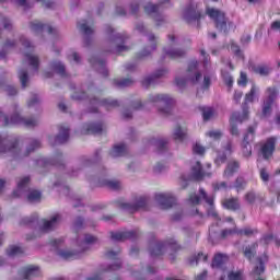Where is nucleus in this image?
Instances as JSON below:
<instances>
[{"mask_svg": "<svg viewBox=\"0 0 280 280\" xmlns=\"http://www.w3.org/2000/svg\"><path fill=\"white\" fill-rule=\"evenodd\" d=\"M101 185L103 187H108V189H113L114 191L121 189V182L115 179H103Z\"/></svg>", "mask_w": 280, "mask_h": 280, "instance_id": "nucleus-43", "label": "nucleus"}, {"mask_svg": "<svg viewBox=\"0 0 280 280\" xmlns=\"http://www.w3.org/2000/svg\"><path fill=\"white\" fill-rule=\"evenodd\" d=\"M187 137V130H185L180 126H176L173 130V139L174 141L183 142Z\"/></svg>", "mask_w": 280, "mask_h": 280, "instance_id": "nucleus-41", "label": "nucleus"}, {"mask_svg": "<svg viewBox=\"0 0 280 280\" xmlns=\"http://www.w3.org/2000/svg\"><path fill=\"white\" fill-rule=\"evenodd\" d=\"M69 141V127L60 126L59 127V135L54 139H49V143L51 145H60L62 143H67Z\"/></svg>", "mask_w": 280, "mask_h": 280, "instance_id": "nucleus-24", "label": "nucleus"}, {"mask_svg": "<svg viewBox=\"0 0 280 280\" xmlns=\"http://www.w3.org/2000/svg\"><path fill=\"white\" fill-rule=\"evenodd\" d=\"M167 73H170V71L165 68L156 70L153 74L145 77L142 80V86L148 89L149 86H151V84H154L156 82V80H161V78H165V75H167Z\"/></svg>", "mask_w": 280, "mask_h": 280, "instance_id": "nucleus-18", "label": "nucleus"}, {"mask_svg": "<svg viewBox=\"0 0 280 280\" xmlns=\"http://www.w3.org/2000/svg\"><path fill=\"white\" fill-rule=\"evenodd\" d=\"M151 145H155L158 152L162 154V152L167 151V139L164 138H152L150 140Z\"/></svg>", "mask_w": 280, "mask_h": 280, "instance_id": "nucleus-35", "label": "nucleus"}, {"mask_svg": "<svg viewBox=\"0 0 280 280\" xmlns=\"http://www.w3.org/2000/svg\"><path fill=\"white\" fill-rule=\"evenodd\" d=\"M257 261H258V265L254 267V270L252 272L254 277H259L264 275V272L266 271V267L264 266V264L268 261V256L264 255L262 257L258 258Z\"/></svg>", "mask_w": 280, "mask_h": 280, "instance_id": "nucleus-34", "label": "nucleus"}, {"mask_svg": "<svg viewBox=\"0 0 280 280\" xmlns=\"http://www.w3.org/2000/svg\"><path fill=\"white\" fill-rule=\"evenodd\" d=\"M19 79H20L22 89H27V83L30 82V75L27 74V70L21 69L19 71Z\"/></svg>", "mask_w": 280, "mask_h": 280, "instance_id": "nucleus-49", "label": "nucleus"}, {"mask_svg": "<svg viewBox=\"0 0 280 280\" xmlns=\"http://www.w3.org/2000/svg\"><path fill=\"white\" fill-rule=\"evenodd\" d=\"M136 30L140 34L147 36L149 43V45L137 55V59L142 60V58H148V56H150L152 51H156V45H159V36L154 35L153 33H148L145 26H143V23L136 24Z\"/></svg>", "mask_w": 280, "mask_h": 280, "instance_id": "nucleus-6", "label": "nucleus"}, {"mask_svg": "<svg viewBox=\"0 0 280 280\" xmlns=\"http://www.w3.org/2000/svg\"><path fill=\"white\" fill-rule=\"evenodd\" d=\"M102 130H104L102 124H91L84 127L82 135H100Z\"/></svg>", "mask_w": 280, "mask_h": 280, "instance_id": "nucleus-39", "label": "nucleus"}, {"mask_svg": "<svg viewBox=\"0 0 280 280\" xmlns=\"http://www.w3.org/2000/svg\"><path fill=\"white\" fill-rule=\"evenodd\" d=\"M229 261V257L222 255V254H217L212 260V268H222L225 262Z\"/></svg>", "mask_w": 280, "mask_h": 280, "instance_id": "nucleus-45", "label": "nucleus"}, {"mask_svg": "<svg viewBox=\"0 0 280 280\" xmlns=\"http://www.w3.org/2000/svg\"><path fill=\"white\" fill-rule=\"evenodd\" d=\"M115 86L118 89H126L127 86H132L135 84V80L132 79H116L114 80Z\"/></svg>", "mask_w": 280, "mask_h": 280, "instance_id": "nucleus-47", "label": "nucleus"}, {"mask_svg": "<svg viewBox=\"0 0 280 280\" xmlns=\"http://www.w3.org/2000/svg\"><path fill=\"white\" fill-rule=\"evenodd\" d=\"M78 28L85 36V45H90L89 38L95 34V28L93 27V23L89 22V20H81L78 22Z\"/></svg>", "mask_w": 280, "mask_h": 280, "instance_id": "nucleus-19", "label": "nucleus"}, {"mask_svg": "<svg viewBox=\"0 0 280 280\" xmlns=\"http://www.w3.org/2000/svg\"><path fill=\"white\" fill-rule=\"evenodd\" d=\"M237 235H245V237H250L255 234L258 233L257 229H250V228H245L243 230L236 231Z\"/></svg>", "mask_w": 280, "mask_h": 280, "instance_id": "nucleus-54", "label": "nucleus"}, {"mask_svg": "<svg viewBox=\"0 0 280 280\" xmlns=\"http://www.w3.org/2000/svg\"><path fill=\"white\" fill-rule=\"evenodd\" d=\"M31 31L35 34H42V32H48V34H56V28L49 26L48 24H43L38 20H34L30 23Z\"/></svg>", "mask_w": 280, "mask_h": 280, "instance_id": "nucleus-23", "label": "nucleus"}, {"mask_svg": "<svg viewBox=\"0 0 280 280\" xmlns=\"http://www.w3.org/2000/svg\"><path fill=\"white\" fill-rule=\"evenodd\" d=\"M224 150H225L226 153L219 152L215 160H214V163L218 166L222 165L223 163H226V155L231 154V150H233V142L228 141L226 145L224 147Z\"/></svg>", "mask_w": 280, "mask_h": 280, "instance_id": "nucleus-31", "label": "nucleus"}, {"mask_svg": "<svg viewBox=\"0 0 280 280\" xmlns=\"http://www.w3.org/2000/svg\"><path fill=\"white\" fill-rule=\"evenodd\" d=\"M237 172H240V162L236 160H230L226 164L223 176L224 178H232V176L237 174Z\"/></svg>", "mask_w": 280, "mask_h": 280, "instance_id": "nucleus-30", "label": "nucleus"}, {"mask_svg": "<svg viewBox=\"0 0 280 280\" xmlns=\"http://www.w3.org/2000/svg\"><path fill=\"white\" fill-rule=\"evenodd\" d=\"M167 1H170V0H160L159 4L148 2L143 7L144 12H147V14H149L150 16H152V19H154L158 26L161 25L162 23H165V16H163V14H161V12L159 11V8H161V5H163V3H167Z\"/></svg>", "mask_w": 280, "mask_h": 280, "instance_id": "nucleus-11", "label": "nucleus"}, {"mask_svg": "<svg viewBox=\"0 0 280 280\" xmlns=\"http://www.w3.org/2000/svg\"><path fill=\"white\" fill-rule=\"evenodd\" d=\"M191 176L195 180H202L205 176H211V174L202 168V164H200V162H196L191 167Z\"/></svg>", "mask_w": 280, "mask_h": 280, "instance_id": "nucleus-28", "label": "nucleus"}, {"mask_svg": "<svg viewBox=\"0 0 280 280\" xmlns=\"http://www.w3.org/2000/svg\"><path fill=\"white\" fill-rule=\"evenodd\" d=\"M20 43L24 47V49H27L28 51H32L34 49V46L30 42V39L25 38V36L20 37Z\"/></svg>", "mask_w": 280, "mask_h": 280, "instance_id": "nucleus-62", "label": "nucleus"}, {"mask_svg": "<svg viewBox=\"0 0 280 280\" xmlns=\"http://www.w3.org/2000/svg\"><path fill=\"white\" fill-rule=\"evenodd\" d=\"M155 200L162 209H172L176 205V198L172 194H156Z\"/></svg>", "mask_w": 280, "mask_h": 280, "instance_id": "nucleus-17", "label": "nucleus"}, {"mask_svg": "<svg viewBox=\"0 0 280 280\" xmlns=\"http://www.w3.org/2000/svg\"><path fill=\"white\" fill-rule=\"evenodd\" d=\"M97 242V237L91 235V234H85L84 240H78V244L80 247V253H84V250L89 249V244H95Z\"/></svg>", "mask_w": 280, "mask_h": 280, "instance_id": "nucleus-32", "label": "nucleus"}, {"mask_svg": "<svg viewBox=\"0 0 280 280\" xmlns=\"http://www.w3.org/2000/svg\"><path fill=\"white\" fill-rule=\"evenodd\" d=\"M200 200H205V202L210 206V209L208 210V217L218 220V212H215V209H213V197H209L207 191H205L202 188L199 190V196L197 194H191L189 196L190 205H200Z\"/></svg>", "mask_w": 280, "mask_h": 280, "instance_id": "nucleus-9", "label": "nucleus"}, {"mask_svg": "<svg viewBox=\"0 0 280 280\" xmlns=\"http://www.w3.org/2000/svg\"><path fill=\"white\" fill-rule=\"evenodd\" d=\"M38 165H44V167H49V165H65L62 162V153H57L54 160H38Z\"/></svg>", "mask_w": 280, "mask_h": 280, "instance_id": "nucleus-33", "label": "nucleus"}, {"mask_svg": "<svg viewBox=\"0 0 280 280\" xmlns=\"http://www.w3.org/2000/svg\"><path fill=\"white\" fill-rule=\"evenodd\" d=\"M234 187L237 191H242L246 187V179L244 177H237L234 183Z\"/></svg>", "mask_w": 280, "mask_h": 280, "instance_id": "nucleus-55", "label": "nucleus"}, {"mask_svg": "<svg viewBox=\"0 0 280 280\" xmlns=\"http://www.w3.org/2000/svg\"><path fill=\"white\" fill-rule=\"evenodd\" d=\"M110 237L114 242H126V240H137V237H139V232H110Z\"/></svg>", "mask_w": 280, "mask_h": 280, "instance_id": "nucleus-22", "label": "nucleus"}, {"mask_svg": "<svg viewBox=\"0 0 280 280\" xmlns=\"http://www.w3.org/2000/svg\"><path fill=\"white\" fill-rule=\"evenodd\" d=\"M89 91L90 93H94L90 96V104L92 105L97 104V106H104V108H106L107 110H113V108H118L119 101L115 98H103L100 101V97H97V95H100V92L93 91V90H89Z\"/></svg>", "mask_w": 280, "mask_h": 280, "instance_id": "nucleus-12", "label": "nucleus"}, {"mask_svg": "<svg viewBox=\"0 0 280 280\" xmlns=\"http://www.w3.org/2000/svg\"><path fill=\"white\" fill-rule=\"evenodd\" d=\"M183 19L186 23H194V21H200L202 14L198 10V5L190 4L183 12Z\"/></svg>", "mask_w": 280, "mask_h": 280, "instance_id": "nucleus-16", "label": "nucleus"}, {"mask_svg": "<svg viewBox=\"0 0 280 280\" xmlns=\"http://www.w3.org/2000/svg\"><path fill=\"white\" fill-rule=\"evenodd\" d=\"M259 244L258 243H252L250 245L245 246L243 249V255L248 259L249 261L257 255V248Z\"/></svg>", "mask_w": 280, "mask_h": 280, "instance_id": "nucleus-38", "label": "nucleus"}, {"mask_svg": "<svg viewBox=\"0 0 280 280\" xmlns=\"http://www.w3.org/2000/svg\"><path fill=\"white\" fill-rule=\"evenodd\" d=\"M255 127L249 126L241 143L243 156H245L246 159H248V156L253 154V145L250 143L255 141Z\"/></svg>", "mask_w": 280, "mask_h": 280, "instance_id": "nucleus-13", "label": "nucleus"}, {"mask_svg": "<svg viewBox=\"0 0 280 280\" xmlns=\"http://www.w3.org/2000/svg\"><path fill=\"white\" fill-rule=\"evenodd\" d=\"M198 261H207V256L205 254H198L188 259L189 266H198Z\"/></svg>", "mask_w": 280, "mask_h": 280, "instance_id": "nucleus-53", "label": "nucleus"}, {"mask_svg": "<svg viewBox=\"0 0 280 280\" xmlns=\"http://www.w3.org/2000/svg\"><path fill=\"white\" fill-rule=\"evenodd\" d=\"M164 52L166 56H168V58H172L173 60L183 58L185 57V54H187V51H185L184 49H178V48H172L168 50L167 48H164Z\"/></svg>", "mask_w": 280, "mask_h": 280, "instance_id": "nucleus-40", "label": "nucleus"}, {"mask_svg": "<svg viewBox=\"0 0 280 280\" xmlns=\"http://www.w3.org/2000/svg\"><path fill=\"white\" fill-rule=\"evenodd\" d=\"M42 194L38 190H30L27 195L28 202H40Z\"/></svg>", "mask_w": 280, "mask_h": 280, "instance_id": "nucleus-51", "label": "nucleus"}, {"mask_svg": "<svg viewBox=\"0 0 280 280\" xmlns=\"http://www.w3.org/2000/svg\"><path fill=\"white\" fill-rule=\"evenodd\" d=\"M277 145V137L268 138L261 145V154L264 159H270L275 152Z\"/></svg>", "mask_w": 280, "mask_h": 280, "instance_id": "nucleus-20", "label": "nucleus"}, {"mask_svg": "<svg viewBox=\"0 0 280 280\" xmlns=\"http://www.w3.org/2000/svg\"><path fill=\"white\" fill-rule=\"evenodd\" d=\"M90 63L94 69H97L98 72L104 75V78H108V70L106 69V62L103 59H100V57H92L90 58Z\"/></svg>", "mask_w": 280, "mask_h": 280, "instance_id": "nucleus-29", "label": "nucleus"}, {"mask_svg": "<svg viewBox=\"0 0 280 280\" xmlns=\"http://www.w3.org/2000/svg\"><path fill=\"white\" fill-rule=\"evenodd\" d=\"M265 95L262 102V117H270V115H272V105L277 102V97H279V89H277V86L267 88Z\"/></svg>", "mask_w": 280, "mask_h": 280, "instance_id": "nucleus-8", "label": "nucleus"}, {"mask_svg": "<svg viewBox=\"0 0 280 280\" xmlns=\"http://www.w3.org/2000/svg\"><path fill=\"white\" fill-rule=\"evenodd\" d=\"M222 206L229 211H240L242 209V203L240 202V198L237 197H230L223 199Z\"/></svg>", "mask_w": 280, "mask_h": 280, "instance_id": "nucleus-27", "label": "nucleus"}, {"mask_svg": "<svg viewBox=\"0 0 280 280\" xmlns=\"http://www.w3.org/2000/svg\"><path fill=\"white\" fill-rule=\"evenodd\" d=\"M198 60L192 59L188 63V68L186 71V77L180 78L177 77L175 78V83L179 89H183L187 82H190V84L199 85L201 89H209L211 86V77L209 75H203L202 77V71L198 68Z\"/></svg>", "mask_w": 280, "mask_h": 280, "instance_id": "nucleus-2", "label": "nucleus"}, {"mask_svg": "<svg viewBox=\"0 0 280 280\" xmlns=\"http://www.w3.org/2000/svg\"><path fill=\"white\" fill-rule=\"evenodd\" d=\"M57 255L61 257V259H66L67 261L71 259H78V253L69 249H59Z\"/></svg>", "mask_w": 280, "mask_h": 280, "instance_id": "nucleus-44", "label": "nucleus"}, {"mask_svg": "<svg viewBox=\"0 0 280 280\" xmlns=\"http://www.w3.org/2000/svg\"><path fill=\"white\" fill-rule=\"evenodd\" d=\"M2 126H25L26 128H35L39 124L38 118H23L19 114V105H13V115L11 118H8V116H2Z\"/></svg>", "mask_w": 280, "mask_h": 280, "instance_id": "nucleus-5", "label": "nucleus"}, {"mask_svg": "<svg viewBox=\"0 0 280 280\" xmlns=\"http://www.w3.org/2000/svg\"><path fill=\"white\" fill-rule=\"evenodd\" d=\"M119 209L128 211V213H136L139 209H145L148 207V197H138L135 202H118Z\"/></svg>", "mask_w": 280, "mask_h": 280, "instance_id": "nucleus-15", "label": "nucleus"}, {"mask_svg": "<svg viewBox=\"0 0 280 280\" xmlns=\"http://www.w3.org/2000/svg\"><path fill=\"white\" fill-rule=\"evenodd\" d=\"M23 253H25V250L20 246H11L7 249V255L9 257H16L19 255H23Z\"/></svg>", "mask_w": 280, "mask_h": 280, "instance_id": "nucleus-50", "label": "nucleus"}, {"mask_svg": "<svg viewBox=\"0 0 280 280\" xmlns=\"http://www.w3.org/2000/svg\"><path fill=\"white\" fill-rule=\"evenodd\" d=\"M228 279L229 280H242L243 279L242 271H231L228 275Z\"/></svg>", "mask_w": 280, "mask_h": 280, "instance_id": "nucleus-64", "label": "nucleus"}, {"mask_svg": "<svg viewBox=\"0 0 280 280\" xmlns=\"http://www.w3.org/2000/svg\"><path fill=\"white\" fill-rule=\"evenodd\" d=\"M229 185L226 184V182H214L212 183V189L214 191H222V189H228Z\"/></svg>", "mask_w": 280, "mask_h": 280, "instance_id": "nucleus-61", "label": "nucleus"}, {"mask_svg": "<svg viewBox=\"0 0 280 280\" xmlns=\"http://www.w3.org/2000/svg\"><path fill=\"white\" fill-rule=\"evenodd\" d=\"M40 275V270H38V267L28 266L24 267L20 271V279L21 280H32L34 277H38Z\"/></svg>", "mask_w": 280, "mask_h": 280, "instance_id": "nucleus-26", "label": "nucleus"}, {"mask_svg": "<svg viewBox=\"0 0 280 280\" xmlns=\"http://www.w3.org/2000/svg\"><path fill=\"white\" fill-rule=\"evenodd\" d=\"M150 104L151 106H164L159 107V113H161V115H170V113H172V106H174L175 101L168 94H150L144 103L141 101H136L132 104V108H135V110H143L148 108Z\"/></svg>", "mask_w": 280, "mask_h": 280, "instance_id": "nucleus-3", "label": "nucleus"}, {"mask_svg": "<svg viewBox=\"0 0 280 280\" xmlns=\"http://www.w3.org/2000/svg\"><path fill=\"white\" fill-rule=\"evenodd\" d=\"M257 86L253 85L250 91L245 95V104L243 108H246L248 112V107H246V104L250 103L253 104L255 102V95H257Z\"/></svg>", "mask_w": 280, "mask_h": 280, "instance_id": "nucleus-46", "label": "nucleus"}, {"mask_svg": "<svg viewBox=\"0 0 280 280\" xmlns=\"http://www.w3.org/2000/svg\"><path fill=\"white\" fill-rule=\"evenodd\" d=\"M106 32L109 35V51L110 54H124V51H128L130 49L128 46H126V40H128V36L121 34V33H115V30L110 26H106Z\"/></svg>", "mask_w": 280, "mask_h": 280, "instance_id": "nucleus-4", "label": "nucleus"}, {"mask_svg": "<svg viewBox=\"0 0 280 280\" xmlns=\"http://www.w3.org/2000/svg\"><path fill=\"white\" fill-rule=\"evenodd\" d=\"M40 148V141L38 140H31L26 151L21 153V145L19 144V138L16 137H7L3 138L0 136V156L3 154H10L15 159H25V156H30L31 152L34 150H38Z\"/></svg>", "mask_w": 280, "mask_h": 280, "instance_id": "nucleus-1", "label": "nucleus"}, {"mask_svg": "<svg viewBox=\"0 0 280 280\" xmlns=\"http://www.w3.org/2000/svg\"><path fill=\"white\" fill-rule=\"evenodd\" d=\"M0 90L4 91V93H7L8 95H16L19 93V91H16V88L3 81H0Z\"/></svg>", "mask_w": 280, "mask_h": 280, "instance_id": "nucleus-48", "label": "nucleus"}, {"mask_svg": "<svg viewBox=\"0 0 280 280\" xmlns=\"http://www.w3.org/2000/svg\"><path fill=\"white\" fill-rule=\"evenodd\" d=\"M110 156L114 159L117 156H126L128 154V147L125 143H119L114 145L113 150L109 152Z\"/></svg>", "mask_w": 280, "mask_h": 280, "instance_id": "nucleus-36", "label": "nucleus"}, {"mask_svg": "<svg viewBox=\"0 0 280 280\" xmlns=\"http://www.w3.org/2000/svg\"><path fill=\"white\" fill-rule=\"evenodd\" d=\"M207 14L214 21L215 28L219 30L223 34H229L231 27H233V22H230L224 15V12L209 8L207 9Z\"/></svg>", "mask_w": 280, "mask_h": 280, "instance_id": "nucleus-7", "label": "nucleus"}, {"mask_svg": "<svg viewBox=\"0 0 280 280\" xmlns=\"http://www.w3.org/2000/svg\"><path fill=\"white\" fill-rule=\"evenodd\" d=\"M244 198H245L246 202H248V205H255L258 197H257V194H255V191L250 190V191L246 192Z\"/></svg>", "mask_w": 280, "mask_h": 280, "instance_id": "nucleus-57", "label": "nucleus"}, {"mask_svg": "<svg viewBox=\"0 0 280 280\" xmlns=\"http://www.w3.org/2000/svg\"><path fill=\"white\" fill-rule=\"evenodd\" d=\"M16 43L14 40H7L2 50L0 51V60H3L5 58V54H8L5 50L9 49V47H14Z\"/></svg>", "mask_w": 280, "mask_h": 280, "instance_id": "nucleus-58", "label": "nucleus"}, {"mask_svg": "<svg viewBox=\"0 0 280 280\" xmlns=\"http://www.w3.org/2000/svg\"><path fill=\"white\" fill-rule=\"evenodd\" d=\"M166 249L178 250V244L174 240L166 243H153L150 245L151 257H161Z\"/></svg>", "mask_w": 280, "mask_h": 280, "instance_id": "nucleus-10", "label": "nucleus"}, {"mask_svg": "<svg viewBox=\"0 0 280 280\" xmlns=\"http://www.w3.org/2000/svg\"><path fill=\"white\" fill-rule=\"evenodd\" d=\"M248 119V109L246 107L243 108V113L235 112L232 114L230 118V132L234 137H240V130L237 129V124H242Z\"/></svg>", "mask_w": 280, "mask_h": 280, "instance_id": "nucleus-14", "label": "nucleus"}, {"mask_svg": "<svg viewBox=\"0 0 280 280\" xmlns=\"http://www.w3.org/2000/svg\"><path fill=\"white\" fill-rule=\"evenodd\" d=\"M255 71L259 75H268L270 73V69L268 68V66H258L255 68Z\"/></svg>", "mask_w": 280, "mask_h": 280, "instance_id": "nucleus-63", "label": "nucleus"}, {"mask_svg": "<svg viewBox=\"0 0 280 280\" xmlns=\"http://www.w3.org/2000/svg\"><path fill=\"white\" fill-rule=\"evenodd\" d=\"M72 229L78 233V231H82L84 229V219L82 217H77L73 220Z\"/></svg>", "mask_w": 280, "mask_h": 280, "instance_id": "nucleus-52", "label": "nucleus"}, {"mask_svg": "<svg viewBox=\"0 0 280 280\" xmlns=\"http://www.w3.org/2000/svg\"><path fill=\"white\" fill-rule=\"evenodd\" d=\"M222 78H223L224 84H226V86H229V89H232L233 88V77L231 75V73L222 72Z\"/></svg>", "mask_w": 280, "mask_h": 280, "instance_id": "nucleus-60", "label": "nucleus"}, {"mask_svg": "<svg viewBox=\"0 0 280 280\" xmlns=\"http://www.w3.org/2000/svg\"><path fill=\"white\" fill-rule=\"evenodd\" d=\"M261 242H264V244H272V242H275L276 246H279L280 244V241L276 238L272 234L265 235Z\"/></svg>", "mask_w": 280, "mask_h": 280, "instance_id": "nucleus-59", "label": "nucleus"}, {"mask_svg": "<svg viewBox=\"0 0 280 280\" xmlns=\"http://www.w3.org/2000/svg\"><path fill=\"white\" fill-rule=\"evenodd\" d=\"M50 68L52 69V71H55V73H58V75H61V78H66L67 71L65 68V63L60 61H52L50 63Z\"/></svg>", "mask_w": 280, "mask_h": 280, "instance_id": "nucleus-42", "label": "nucleus"}, {"mask_svg": "<svg viewBox=\"0 0 280 280\" xmlns=\"http://www.w3.org/2000/svg\"><path fill=\"white\" fill-rule=\"evenodd\" d=\"M62 220V217L60 214H54L50 217V219H44L42 231L44 233H49V231H54L60 224V221Z\"/></svg>", "mask_w": 280, "mask_h": 280, "instance_id": "nucleus-21", "label": "nucleus"}, {"mask_svg": "<svg viewBox=\"0 0 280 280\" xmlns=\"http://www.w3.org/2000/svg\"><path fill=\"white\" fill-rule=\"evenodd\" d=\"M24 58L28 62L30 67L33 68V71H38V67L40 65L38 56L32 55V52H24Z\"/></svg>", "mask_w": 280, "mask_h": 280, "instance_id": "nucleus-37", "label": "nucleus"}, {"mask_svg": "<svg viewBox=\"0 0 280 280\" xmlns=\"http://www.w3.org/2000/svg\"><path fill=\"white\" fill-rule=\"evenodd\" d=\"M203 121H209L211 117H213V108L211 107H202L201 108Z\"/></svg>", "mask_w": 280, "mask_h": 280, "instance_id": "nucleus-56", "label": "nucleus"}, {"mask_svg": "<svg viewBox=\"0 0 280 280\" xmlns=\"http://www.w3.org/2000/svg\"><path fill=\"white\" fill-rule=\"evenodd\" d=\"M18 188L13 191L14 198H21L24 191H27V187L30 186V176L19 177L16 179Z\"/></svg>", "mask_w": 280, "mask_h": 280, "instance_id": "nucleus-25", "label": "nucleus"}]
</instances>
